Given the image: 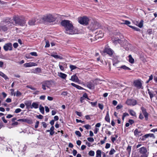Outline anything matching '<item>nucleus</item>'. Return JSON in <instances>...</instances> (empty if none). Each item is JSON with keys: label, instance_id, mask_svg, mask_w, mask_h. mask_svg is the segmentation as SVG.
<instances>
[{"label": "nucleus", "instance_id": "bb28decb", "mask_svg": "<svg viewBox=\"0 0 157 157\" xmlns=\"http://www.w3.org/2000/svg\"><path fill=\"white\" fill-rule=\"evenodd\" d=\"M101 151L98 150L96 151V157H101Z\"/></svg>", "mask_w": 157, "mask_h": 157}, {"label": "nucleus", "instance_id": "5fc2aeb1", "mask_svg": "<svg viewBox=\"0 0 157 157\" xmlns=\"http://www.w3.org/2000/svg\"><path fill=\"white\" fill-rule=\"evenodd\" d=\"M131 147L130 146H128L127 147V150L129 153H130L131 151Z\"/></svg>", "mask_w": 157, "mask_h": 157}, {"label": "nucleus", "instance_id": "6ab92c4d", "mask_svg": "<svg viewBox=\"0 0 157 157\" xmlns=\"http://www.w3.org/2000/svg\"><path fill=\"white\" fill-rule=\"evenodd\" d=\"M71 84L72 86L76 87L78 89H79V90H83L84 89V88H83L82 87L80 86H79L77 85L74 83H72Z\"/></svg>", "mask_w": 157, "mask_h": 157}, {"label": "nucleus", "instance_id": "8fccbe9b", "mask_svg": "<svg viewBox=\"0 0 157 157\" xmlns=\"http://www.w3.org/2000/svg\"><path fill=\"white\" fill-rule=\"evenodd\" d=\"M89 102L90 103V104L91 105L93 106H95L97 104V101L95 102H92L89 101Z\"/></svg>", "mask_w": 157, "mask_h": 157}, {"label": "nucleus", "instance_id": "864d4df0", "mask_svg": "<svg viewBox=\"0 0 157 157\" xmlns=\"http://www.w3.org/2000/svg\"><path fill=\"white\" fill-rule=\"evenodd\" d=\"M124 24L127 25L129 26V25L130 24V22L127 20H125L124 21Z\"/></svg>", "mask_w": 157, "mask_h": 157}, {"label": "nucleus", "instance_id": "9b49d317", "mask_svg": "<svg viewBox=\"0 0 157 157\" xmlns=\"http://www.w3.org/2000/svg\"><path fill=\"white\" fill-rule=\"evenodd\" d=\"M24 66L26 67H30L32 66H37V64L33 62H29L27 63H25L24 64Z\"/></svg>", "mask_w": 157, "mask_h": 157}, {"label": "nucleus", "instance_id": "f257e3e1", "mask_svg": "<svg viewBox=\"0 0 157 157\" xmlns=\"http://www.w3.org/2000/svg\"><path fill=\"white\" fill-rule=\"evenodd\" d=\"M61 25L65 29L66 33L69 34H74L77 33L76 29H74V27L72 23L69 20H64L61 23Z\"/></svg>", "mask_w": 157, "mask_h": 157}, {"label": "nucleus", "instance_id": "dca6fc26", "mask_svg": "<svg viewBox=\"0 0 157 157\" xmlns=\"http://www.w3.org/2000/svg\"><path fill=\"white\" fill-rule=\"evenodd\" d=\"M135 135L136 137H139L142 135L140 131H139L137 129H136L134 131Z\"/></svg>", "mask_w": 157, "mask_h": 157}, {"label": "nucleus", "instance_id": "69168bd1", "mask_svg": "<svg viewBox=\"0 0 157 157\" xmlns=\"http://www.w3.org/2000/svg\"><path fill=\"white\" fill-rule=\"evenodd\" d=\"M147 32L149 34H151L152 33V31L151 29H149L147 31Z\"/></svg>", "mask_w": 157, "mask_h": 157}, {"label": "nucleus", "instance_id": "f8f14e48", "mask_svg": "<svg viewBox=\"0 0 157 157\" xmlns=\"http://www.w3.org/2000/svg\"><path fill=\"white\" fill-rule=\"evenodd\" d=\"M70 80L73 82L79 83L80 80L76 74L72 76Z\"/></svg>", "mask_w": 157, "mask_h": 157}, {"label": "nucleus", "instance_id": "7c9ffc66", "mask_svg": "<svg viewBox=\"0 0 157 157\" xmlns=\"http://www.w3.org/2000/svg\"><path fill=\"white\" fill-rule=\"evenodd\" d=\"M87 86V87L90 89H91L94 87V85L91 82L88 83Z\"/></svg>", "mask_w": 157, "mask_h": 157}, {"label": "nucleus", "instance_id": "aec40b11", "mask_svg": "<svg viewBox=\"0 0 157 157\" xmlns=\"http://www.w3.org/2000/svg\"><path fill=\"white\" fill-rule=\"evenodd\" d=\"M103 36V34L101 31H99V33L96 36V38H102Z\"/></svg>", "mask_w": 157, "mask_h": 157}, {"label": "nucleus", "instance_id": "4be33fe9", "mask_svg": "<svg viewBox=\"0 0 157 157\" xmlns=\"http://www.w3.org/2000/svg\"><path fill=\"white\" fill-rule=\"evenodd\" d=\"M113 42L115 44H116L117 43H118L120 44H121L122 43V40H121L115 38L114 40H113Z\"/></svg>", "mask_w": 157, "mask_h": 157}, {"label": "nucleus", "instance_id": "f3484780", "mask_svg": "<svg viewBox=\"0 0 157 157\" xmlns=\"http://www.w3.org/2000/svg\"><path fill=\"white\" fill-rule=\"evenodd\" d=\"M25 104L27 108L31 109V101H25Z\"/></svg>", "mask_w": 157, "mask_h": 157}, {"label": "nucleus", "instance_id": "052dcab7", "mask_svg": "<svg viewBox=\"0 0 157 157\" xmlns=\"http://www.w3.org/2000/svg\"><path fill=\"white\" fill-rule=\"evenodd\" d=\"M110 144L109 143H107L106 144V146H105V148L106 149H108L110 147Z\"/></svg>", "mask_w": 157, "mask_h": 157}, {"label": "nucleus", "instance_id": "4d7b16f0", "mask_svg": "<svg viewBox=\"0 0 157 157\" xmlns=\"http://www.w3.org/2000/svg\"><path fill=\"white\" fill-rule=\"evenodd\" d=\"M18 121H22L25 122L26 118L19 119L17 120Z\"/></svg>", "mask_w": 157, "mask_h": 157}, {"label": "nucleus", "instance_id": "a19ab883", "mask_svg": "<svg viewBox=\"0 0 157 157\" xmlns=\"http://www.w3.org/2000/svg\"><path fill=\"white\" fill-rule=\"evenodd\" d=\"M11 91V94L12 95H13L15 96V93L14 92V90L13 89H10Z\"/></svg>", "mask_w": 157, "mask_h": 157}, {"label": "nucleus", "instance_id": "774afa93", "mask_svg": "<svg viewBox=\"0 0 157 157\" xmlns=\"http://www.w3.org/2000/svg\"><path fill=\"white\" fill-rule=\"evenodd\" d=\"M128 122L129 124H132L134 123V121L130 119L129 120Z\"/></svg>", "mask_w": 157, "mask_h": 157}, {"label": "nucleus", "instance_id": "b1692460", "mask_svg": "<svg viewBox=\"0 0 157 157\" xmlns=\"http://www.w3.org/2000/svg\"><path fill=\"white\" fill-rule=\"evenodd\" d=\"M0 75L5 80L9 79V78L5 74L1 71H0Z\"/></svg>", "mask_w": 157, "mask_h": 157}, {"label": "nucleus", "instance_id": "c03bdc74", "mask_svg": "<svg viewBox=\"0 0 157 157\" xmlns=\"http://www.w3.org/2000/svg\"><path fill=\"white\" fill-rule=\"evenodd\" d=\"M21 93L19 91H17L16 92V94H15V95L16 96L19 97L21 95Z\"/></svg>", "mask_w": 157, "mask_h": 157}, {"label": "nucleus", "instance_id": "393cba45", "mask_svg": "<svg viewBox=\"0 0 157 157\" xmlns=\"http://www.w3.org/2000/svg\"><path fill=\"white\" fill-rule=\"evenodd\" d=\"M51 56L56 59H62L63 58L62 56L52 54Z\"/></svg>", "mask_w": 157, "mask_h": 157}, {"label": "nucleus", "instance_id": "412c9836", "mask_svg": "<svg viewBox=\"0 0 157 157\" xmlns=\"http://www.w3.org/2000/svg\"><path fill=\"white\" fill-rule=\"evenodd\" d=\"M128 58L129 61L130 63H134V60L132 57L131 55H129Z\"/></svg>", "mask_w": 157, "mask_h": 157}, {"label": "nucleus", "instance_id": "5701e85b", "mask_svg": "<svg viewBox=\"0 0 157 157\" xmlns=\"http://www.w3.org/2000/svg\"><path fill=\"white\" fill-rule=\"evenodd\" d=\"M43 84L45 86L49 88L50 87V82L48 81H46L45 82H44Z\"/></svg>", "mask_w": 157, "mask_h": 157}, {"label": "nucleus", "instance_id": "a878e982", "mask_svg": "<svg viewBox=\"0 0 157 157\" xmlns=\"http://www.w3.org/2000/svg\"><path fill=\"white\" fill-rule=\"evenodd\" d=\"M105 119L106 121H107L108 122H110V118L109 117V112L108 111L107 112L106 115L105 116Z\"/></svg>", "mask_w": 157, "mask_h": 157}, {"label": "nucleus", "instance_id": "1a4fd4ad", "mask_svg": "<svg viewBox=\"0 0 157 157\" xmlns=\"http://www.w3.org/2000/svg\"><path fill=\"white\" fill-rule=\"evenodd\" d=\"M12 44L10 43L5 44L3 46V48L5 51L9 50L11 51L12 50Z\"/></svg>", "mask_w": 157, "mask_h": 157}, {"label": "nucleus", "instance_id": "4c0bfd02", "mask_svg": "<svg viewBox=\"0 0 157 157\" xmlns=\"http://www.w3.org/2000/svg\"><path fill=\"white\" fill-rule=\"evenodd\" d=\"M70 67L71 69V71H72L73 70L77 68V67L73 65H70Z\"/></svg>", "mask_w": 157, "mask_h": 157}, {"label": "nucleus", "instance_id": "bf43d9fd", "mask_svg": "<svg viewBox=\"0 0 157 157\" xmlns=\"http://www.w3.org/2000/svg\"><path fill=\"white\" fill-rule=\"evenodd\" d=\"M148 93L149 94V95H150V97L151 98H152L153 97H154L153 94L150 91H149L148 92Z\"/></svg>", "mask_w": 157, "mask_h": 157}, {"label": "nucleus", "instance_id": "ddd939ff", "mask_svg": "<svg viewBox=\"0 0 157 157\" xmlns=\"http://www.w3.org/2000/svg\"><path fill=\"white\" fill-rule=\"evenodd\" d=\"M141 109L142 111V113L144 116L145 119L147 120L148 118V113L147 112L146 109L144 107H142Z\"/></svg>", "mask_w": 157, "mask_h": 157}, {"label": "nucleus", "instance_id": "a18cd8bd", "mask_svg": "<svg viewBox=\"0 0 157 157\" xmlns=\"http://www.w3.org/2000/svg\"><path fill=\"white\" fill-rule=\"evenodd\" d=\"M21 110L20 109L18 108V109H16L15 110V111H14V113H18L20 112H21Z\"/></svg>", "mask_w": 157, "mask_h": 157}, {"label": "nucleus", "instance_id": "c85d7f7f", "mask_svg": "<svg viewBox=\"0 0 157 157\" xmlns=\"http://www.w3.org/2000/svg\"><path fill=\"white\" fill-rule=\"evenodd\" d=\"M144 136L146 138H148L149 137H153V138H155V136H154V134L151 133L146 134L144 135Z\"/></svg>", "mask_w": 157, "mask_h": 157}, {"label": "nucleus", "instance_id": "0e129e2a", "mask_svg": "<svg viewBox=\"0 0 157 157\" xmlns=\"http://www.w3.org/2000/svg\"><path fill=\"white\" fill-rule=\"evenodd\" d=\"M45 95H42L40 97V98L41 100H44L45 99Z\"/></svg>", "mask_w": 157, "mask_h": 157}, {"label": "nucleus", "instance_id": "49530a36", "mask_svg": "<svg viewBox=\"0 0 157 157\" xmlns=\"http://www.w3.org/2000/svg\"><path fill=\"white\" fill-rule=\"evenodd\" d=\"M50 46V44L49 41L48 40L46 41V45L45 46V48L49 47Z\"/></svg>", "mask_w": 157, "mask_h": 157}, {"label": "nucleus", "instance_id": "37998d69", "mask_svg": "<svg viewBox=\"0 0 157 157\" xmlns=\"http://www.w3.org/2000/svg\"><path fill=\"white\" fill-rule=\"evenodd\" d=\"M87 139L90 142H93L94 140V138L92 137H88L87 138Z\"/></svg>", "mask_w": 157, "mask_h": 157}, {"label": "nucleus", "instance_id": "de8ad7c7", "mask_svg": "<svg viewBox=\"0 0 157 157\" xmlns=\"http://www.w3.org/2000/svg\"><path fill=\"white\" fill-rule=\"evenodd\" d=\"M98 107L101 110H102L104 108L103 105L99 103L98 104Z\"/></svg>", "mask_w": 157, "mask_h": 157}, {"label": "nucleus", "instance_id": "0eeeda50", "mask_svg": "<svg viewBox=\"0 0 157 157\" xmlns=\"http://www.w3.org/2000/svg\"><path fill=\"white\" fill-rule=\"evenodd\" d=\"M105 53L111 56L113 54V52L110 48L108 47H106L105 48L104 50L101 52V54L103 55H105Z\"/></svg>", "mask_w": 157, "mask_h": 157}, {"label": "nucleus", "instance_id": "72a5a7b5", "mask_svg": "<svg viewBox=\"0 0 157 157\" xmlns=\"http://www.w3.org/2000/svg\"><path fill=\"white\" fill-rule=\"evenodd\" d=\"M25 122L29 124H30L33 123L32 120L31 119H29L28 118H26Z\"/></svg>", "mask_w": 157, "mask_h": 157}, {"label": "nucleus", "instance_id": "a211bd4d", "mask_svg": "<svg viewBox=\"0 0 157 157\" xmlns=\"http://www.w3.org/2000/svg\"><path fill=\"white\" fill-rule=\"evenodd\" d=\"M35 19H31L29 21L28 23L29 25L33 26L35 24Z\"/></svg>", "mask_w": 157, "mask_h": 157}, {"label": "nucleus", "instance_id": "2eb2a0df", "mask_svg": "<svg viewBox=\"0 0 157 157\" xmlns=\"http://www.w3.org/2000/svg\"><path fill=\"white\" fill-rule=\"evenodd\" d=\"M38 107L39 104L38 102H33L31 105V109H32L33 108L37 109Z\"/></svg>", "mask_w": 157, "mask_h": 157}, {"label": "nucleus", "instance_id": "c9c22d12", "mask_svg": "<svg viewBox=\"0 0 157 157\" xmlns=\"http://www.w3.org/2000/svg\"><path fill=\"white\" fill-rule=\"evenodd\" d=\"M129 27H130V28L134 29L135 30H136L137 31H139L140 30V29H138L136 27L133 26H129Z\"/></svg>", "mask_w": 157, "mask_h": 157}, {"label": "nucleus", "instance_id": "680f3d73", "mask_svg": "<svg viewBox=\"0 0 157 157\" xmlns=\"http://www.w3.org/2000/svg\"><path fill=\"white\" fill-rule=\"evenodd\" d=\"M13 46L15 48H17L18 46V44L17 43H15L13 44Z\"/></svg>", "mask_w": 157, "mask_h": 157}, {"label": "nucleus", "instance_id": "e2e57ef3", "mask_svg": "<svg viewBox=\"0 0 157 157\" xmlns=\"http://www.w3.org/2000/svg\"><path fill=\"white\" fill-rule=\"evenodd\" d=\"M75 113H76L77 115L80 117H81V116H82V114L81 112H79L78 111H76Z\"/></svg>", "mask_w": 157, "mask_h": 157}, {"label": "nucleus", "instance_id": "f704fd0d", "mask_svg": "<svg viewBox=\"0 0 157 157\" xmlns=\"http://www.w3.org/2000/svg\"><path fill=\"white\" fill-rule=\"evenodd\" d=\"M94 151L91 150L89 152L88 154L91 156H94Z\"/></svg>", "mask_w": 157, "mask_h": 157}, {"label": "nucleus", "instance_id": "c756f323", "mask_svg": "<svg viewBox=\"0 0 157 157\" xmlns=\"http://www.w3.org/2000/svg\"><path fill=\"white\" fill-rule=\"evenodd\" d=\"M39 110L40 112L42 114H44V108L41 105H40Z\"/></svg>", "mask_w": 157, "mask_h": 157}, {"label": "nucleus", "instance_id": "20e7f679", "mask_svg": "<svg viewBox=\"0 0 157 157\" xmlns=\"http://www.w3.org/2000/svg\"><path fill=\"white\" fill-rule=\"evenodd\" d=\"M100 25L98 22L96 21H93L89 26V28L93 31L99 28Z\"/></svg>", "mask_w": 157, "mask_h": 157}, {"label": "nucleus", "instance_id": "13d9d810", "mask_svg": "<svg viewBox=\"0 0 157 157\" xmlns=\"http://www.w3.org/2000/svg\"><path fill=\"white\" fill-rule=\"evenodd\" d=\"M39 122L38 121H36V122L35 124V128H37L38 126V125H39Z\"/></svg>", "mask_w": 157, "mask_h": 157}, {"label": "nucleus", "instance_id": "cd10ccee", "mask_svg": "<svg viewBox=\"0 0 157 157\" xmlns=\"http://www.w3.org/2000/svg\"><path fill=\"white\" fill-rule=\"evenodd\" d=\"M59 76L63 79H65L67 75L65 74L60 72L59 74Z\"/></svg>", "mask_w": 157, "mask_h": 157}, {"label": "nucleus", "instance_id": "6e6552de", "mask_svg": "<svg viewBox=\"0 0 157 157\" xmlns=\"http://www.w3.org/2000/svg\"><path fill=\"white\" fill-rule=\"evenodd\" d=\"M137 103L136 100L134 99H128L126 101V104L128 105L133 106Z\"/></svg>", "mask_w": 157, "mask_h": 157}, {"label": "nucleus", "instance_id": "79ce46f5", "mask_svg": "<svg viewBox=\"0 0 157 157\" xmlns=\"http://www.w3.org/2000/svg\"><path fill=\"white\" fill-rule=\"evenodd\" d=\"M83 127H84L87 129H88L91 128L90 126L88 124L84 125Z\"/></svg>", "mask_w": 157, "mask_h": 157}, {"label": "nucleus", "instance_id": "603ef678", "mask_svg": "<svg viewBox=\"0 0 157 157\" xmlns=\"http://www.w3.org/2000/svg\"><path fill=\"white\" fill-rule=\"evenodd\" d=\"M123 107V106L121 104H119L116 107L117 109H119Z\"/></svg>", "mask_w": 157, "mask_h": 157}, {"label": "nucleus", "instance_id": "2f4dec72", "mask_svg": "<svg viewBox=\"0 0 157 157\" xmlns=\"http://www.w3.org/2000/svg\"><path fill=\"white\" fill-rule=\"evenodd\" d=\"M130 115L132 116H135L136 113L133 110L130 109L128 111Z\"/></svg>", "mask_w": 157, "mask_h": 157}, {"label": "nucleus", "instance_id": "338daca9", "mask_svg": "<svg viewBox=\"0 0 157 157\" xmlns=\"http://www.w3.org/2000/svg\"><path fill=\"white\" fill-rule=\"evenodd\" d=\"M45 111L46 112H48L49 111V109L48 107L47 106L45 107Z\"/></svg>", "mask_w": 157, "mask_h": 157}, {"label": "nucleus", "instance_id": "f03ea898", "mask_svg": "<svg viewBox=\"0 0 157 157\" xmlns=\"http://www.w3.org/2000/svg\"><path fill=\"white\" fill-rule=\"evenodd\" d=\"M13 25L9 21H5L2 22L0 23V30L4 31H6L7 30L8 27H12Z\"/></svg>", "mask_w": 157, "mask_h": 157}, {"label": "nucleus", "instance_id": "e433bc0d", "mask_svg": "<svg viewBox=\"0 0 157 157\" xmlns=\"http://www.w3.org/2000/svg\"><path fill=\"white\" fill-rule=\"evenodd\" d=\"M116 152L115 150L113 148L111 149V150L109 151V154L110 155H113Z\"/></svg>", "mask_w": 157, "mask_h": 157}, {"label": "nucleus", "instance_id": "ea45409f", "mask_svg": "<svg viewBox=\"0 0 157 157\" xmlns=\"http://www.w3.org/2000/svg\"><path fill=\"white\" fill-rule=\"evenodd\" d=\"M75 134L79 137L81 136V134L80 132L78 131H76L75 132Z\"/></svg>", "mask_w": 157, "mask_h": 157}, {"label": "nucleus", "instance_id": "473e14b6", "mask_svg": "<svg viewBox=\"0 0 157 157\" xmlns=\"http://www.w3.org/2000/svg\"><path fill=\"white\" fill-rule=\"evenodd\" d=\"M144 21L143 20H141L140 22L138 23V26L140 28H141L143 26Z\"/></svg>", "mask_w": 157, "mask_h": 157}, {"label": "nucleus", "instance_id": "7ed1b4c3", "mask_svg": "<svg viewBox=\"0 0 157 157\" xmlns=\"http://www.w3.org/2000/svg\"><path fill=\"white\" fill-rule=\"evenodd\" d=\"M44 21L49 22H53L56 20L55 18L51 14H48L44 16L42 18Z\"/></svg>", "mask_w": 157, "mask_h": 157}, {"label": "nucleus", "instance_id": "3c124183", "mask_svg": "<svg viewBox=\"0 0 157 157\" xmlns=\"http://www.w3.org/2000/svg\"><path fill=\"white\" fill-rule=\"evenodd\" d=\"M27 87L30 88L32 90H36V88L32 87L31 86L28 85L27 86Z\"/></svg>", "mask_w": 157, "mask_h": 157}, {"label": "nucleus", "instance_id": "09e8293b", "mask_svg": "<svg viewBox=\"0 0 157 157\" xmlns=\"http://www.w3.org/2000/svg\"><path fill=\"white\" fill-rule=\"evenodd\" d=\"M30 54L32 56H37V53L35 52H33L30 53Z\"/></svg>", "mask_w": 157, "mask_h": 157}, {"label": "nucleus", "instance_id": "39448f33", "mask_svg": "<svg viewBox=\"0 0 157 157\" xmlns=\"http://www.w3.org/2000/svg\"><path fill=\"white\" fill-rule=\"evenodd\" d=\"M78 22L80 24L85 25H87L89 21L88 18L85 16L78 17Z\"/></svg>", "mask_w": 157, "mask_h": 157}, {"label": "nucleus", "instance_id": "6e6d98bb", "mask_svg": "<svg viewBox=\"0 0 157 157\" xmlns=\"http://www.w3.org/2000/svg\"><path fill=\"white\" fill-rule=\"evenodd\" d=\"M68 94V93L67 92L63 91L62 93L61 94H62V95L65 96H67V95Z\"/></svg>", "mask_w": 157, "mask_h": 157}, {"label": "nucleus", "instance_id": "4468645a", "mask_svg": "<svg viewBox=\"0 0 157 157\" xmlns=\"http://www.w3.org/2000/svg\"><path fill=\"white\" fill-rule=\"evenodd\" d=\"M139 151L141 154H145L147 152L146 148L144 147H142L139 149Z\"/></svg>", "mask_w": 157, "mask_h": 157}, {"label": "nucleus", "instance_id": "9d476101", "mask_svg": "<svg viewBox=\"0 0 157 157\" xmlns=\"http://www.w3.org/2000/svg\"><path fill=\"white\" fill-rule=\"evenodd\" d=\"M133 84L134 86L140 89L141 88L142 83L140 80H136L134 81Z\"/></svg>", "mask_w": 157, "mask_h": 157}, {"label": "nucleus", "instance_id": "423d86ee", "mask_svg": "<svg viewBox=\"0 0 157 157\" xmlns=\"http://www.w3.org/2000/svg\"><path fill=\"white\" fill-rule=\"evenodd\" d=\"M13 20L16 24L21 26H24L25 24V20L20 18L18 17H14Z\"/></svg>", "mask_w": 157, "mask_h": 157}, {"label": "nucleus", "instance_id": "58836bf2", "mask_svg": "<svg viewBox=\"0 0 157 157\" xmlns=\"http://www.w3.org/2000/svg\"><path fill=\"white\" fill-rule=\"evenodd\" d=\"M121 68L125 70H130L128 67H126L125 65H123L121 66Z\"/></svg>", "mask_w": 157, "mask_h": 157}]
</instances>
